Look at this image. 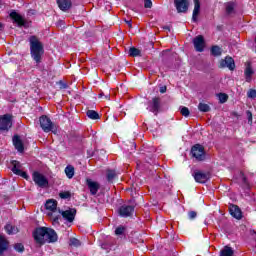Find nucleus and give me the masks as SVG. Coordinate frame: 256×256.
<instances>
[{"mask_svg": "<svg viewBox=\"0 0 256 256\" xmlns=\"http://www.w3.org/2000/svg\"><path fill=\"white\" fill-rule=\"evenodd\" d=\"M33 238L40 247L45 245V243H57L59 239L57 232L47 227L36 228L33 232Z\"/></svg>", "mask_w": 256, "mask_h": 256, "instance_id": "1", "label": "nucleus"}, {"mask_svg": "<svg viewBox=\"0 0 256 256\" xmlns=\"http://www.w3.org/2000/svg\"><path fill=\"white\" fill-rule=\"evenodd\" d=\"M30 47V57L36 63L41 65L43 62V55H45V46L37 36H30L28 38Z\"/></svg>", "mask_w": 256, "mask_h": 256, "instance_id": "2", "label": "nucleus"}, {"mask_svg": "<svg viewBox=\"0 0 256 256\" xmlns=\"http://www.w3.org/2000/svg\"><path fill=\"white\" fill-rule=\"evenodd\" d=\"M39 121L40 127L44 131V133L57 134V127H55V124L51 121V118L47 117V115H42L39 118Z\"/></svg>", "mask_w": 256, "mask_h": 256, "instance_id": "3", "label": "nucleus"}, {"mask_svg": "<svg viewBox=\"0 0 256 256\" xmlns=\"http://www.w3.org/2000/svg\"><path fill=\"white\" fill-rule=\"evenodd\" d=\"M32 179L35 185H37V187H40V189H47V187H49V179H47V176L43 175L40 172H33Z\"/></svg>", "mask_w": 256, "mask_h": 256, "instance_id": "4", "label": "nucleus"}, {"mask_svg": "<svg viewBox=\"0 0 256 256\" xmlns=\"http://www.w3.org/2000/svg\"><path fill=\"white\" fill-rule=\"evenodd\" d=\"M9 17L18 27H24V29L29 28V22L25 20L21 14L17 13V11L12 10L9 14Z\"/></svg>", "mask_w": 256, "mask_h": 256, "instance_id": "5", "label": "nucleus"}, {"mask_svg": "<svg viewBox=\"0 0 256 256\" xmlns=\"http://www.w3.org/2000/svg\"><path fill=\"white\" fill-rule=\"evenodd\" d=\"M13 127V115L4 114L0 116V131H9Z\"/></svg>", "mask_w": 256, "mask_h": 256, "instance_id": "6", "label": "nucleus"}, {"mask_svg": "<svg viewBox=\"0 0 256 256\" xmlns=\"http://www.w3.org/2000/svg\"><path fill=\"white\" fill-rule=\"evenodd\" d=\"M191 155L196 161H205V148L201 144H196L191 148Z\"/></svg>", "mask_w": 256, "mask_h": 256, "instance_id": "7", "label": "nucleus"}, {"mask_svg": "<svg viewBox=\"0 0 256 256\" xmlns=\"http://www.w3.org/2000/svg\"><path fill=\"white\" fill-rule=\"evenodd\" d=\"M193 45L197 53H203L205 51V38L203 35H198L193 39Z\"/></svg>", "mask_w": 256, "mask_h": 256, "instance_id": "8", "label": "nucleus"}, {"mask_svg": "<svg viewBox=\"0 0 256 256\" xmlns=\"http://www.w3.org/2000/svg\"><path fill=\"white\" fill-rule=\"evenodd\" d=\"M229 69L230 71H235V60L230 56H226L225 59H221L219 62V69Z\"/></svg>", "mask_w": 256, "mask_h": 256, "instance_id": "9", "label": "nucleus"}, {"mask_svg": "<svg viewBox=\"0 0 256 256\" xmlns=\"http://www.w3.org/2000/svg\"><path fill=\"white\" fill-rule=\"evenodd\" d=\"M134 211H135V206L124 204L119 207L118 214L120 215V217L127 218V217H131Z\"/></svg>", "mask_w": 256, "mask_h": 256, "instance_id": "10", "label": "nucleus"}, {"mask_svg": "<svg viewBox=\"0 0 256 256\" xmlns=\"http://www.w3.org/2000/svg\"><path fill=\"white\" fill-rule=\"evenodd\" d=\"M178 13H187L189 11V0H174Z\"/></svg>", "mask_w": 256, "mask_h": 256, "instance_id": "11", "label": "nucleus"}, {"mask_svg": "<svg viewBox=\"0 0 256 256\" xmlns=\"http://www.w3.org/2000/svg\"><path fill=\"white\" fill-rule=\"evenodd\" d=\"M159 109H161V98L154 97L152 99V102H150V104L148 106V110L151 113H154L155 115H157V113H159Z\"/></svg>", "mask_w": 256, "mask_h": 256, "instance_id": "12", "label": "nucleus"}, {"mask_svg": "<svg viewBox=\"0 0 256 256\" xmlns=\"http://www.w3.org/2000/svg\"><path fill=\"white\" fill-rule=\"evenodd\" d=\"M196 183H207L209 181V173L203 171H194L192 174Z\"/></svg>", "mask_w": 256, "mask_h": 256, "instance_id": "13", "label": "nucleus"}, {"mask_svg": "<svg viewBox=\"0 0 256 256\" xmlns=\"http://www.w3.org/2000/svg\"><path fill=\"white\" fill-rule=\"evenodd\" d=\"M59 213L62 215L64 219H66V221H68V223H73V221H75V215H77V210L75 209H70L65 211L59 210Z\"/></svg>", "mask_w": 256, "mask_h": 256, "instance_id": "14", "label": "nucleus"}, {"mask_svg": "<svg viewBox=\"0 0 256 256\" xmlns=\"http://www.w3.org/2000/svg\"><path fill=\"white\" fill-rule=\"evenodd\" d=\"M230 215L234 217V219L241 220L243 219V212H241V208L235 204H231L229 207Z\"/></svg>", "mask_w": 256, "mask_h": 256, "instance_id": "15", "label": "nucleus"}, {"mask_svg": "<svg viewBox=\"0 0 256 256\" xmlns=\"http://www.w3.org/2000/svg\"><path fill=\"white\" fill-rule=\"evenodd\" d=\"M56 3L60 11H63L64 13L73 7V2L71 0H56Z\"/></svg>", "mask_w": 256, "mask_h": 256, "instance_id": "16", "label": "nucleus"}, {"mask_svg": "<svg viewBox=\"0 0 256 256\" xmlns=\"http://www.w3.org/2000/svg\"><path fill=\"white\" fill-rule=\"evenodd\" d=\"M253 75H255V71L253 70V67H251V62H247L244 70V76L247 83H251Z\"/></svg>", "mask_w": 256, "mask_h": 256, "instance_id": "17", "label": "nucleus"}, {"mask_svg": "<svg viewBox=\"0 0 256 256\" xmlns=\"http://www.w3.org/2000/svg\"><path fill=\"white\" fill-rule=\"evenodd\" d=\"M86 183H87L88 188L90 189L91 195H97V192L99 191V189L101 187L99 185V183H97L91 179H87Z\"/></svg>", "mask_w": 256, "mask_h": 256, "instance_id": "18", "label": "nucleus"}, {"mask_svg": "<svg viewBox=\"0 0 256 256\" xmlns=\"http://www.w3.org/2000/svg\"><path fill=\"white\" fill-rule=\"evenodd\" d=\"M199 13H201V1L194 0V10L192 13V21L197 22Z\"/></svg>", "mask_w": 256, "mask_h": 256, "instance_id": "19", "label": "nucleus"}, {"mask_svg": "<svg viewBox=\"0 0 256 256\" xmlns=\"http://www.w3.org/2000/svg\"><path fill=\"white\" fill-rule=\"evenodd\" d=\"M12 141L15 149L18 150L19 153H23L25 147L23 146V141H21V138L18 135H15Z\"/></svg>", "mask_w": 256, "mask_h": 256, "instance_id": "20", "label": "nucleus"}, {"mask_svg": "<svg viewBox=\"0 0 256 256\" xmlns=\"http://www.w3.org/2000/svg\"><path fill=\"white\" fill-rule=\"evenodd\" d=\"M7 249H9V241L5 237L0 236V255H3Z\"/></svg>", "mask_w": 256, "mask_h": 256, "instance_id": "21", "label": "nucleus"}, {"mask_svg": "<svg viewBox=\"0 0 256 256\" xmlns=\"http://www.w3.org/2000/svg\"><path fill=\"white\" fill-rule=\"evenodd\" d=\"M45 208L47 209V211H52V213H55L57 211V201L48 200L45 204Z\"/></svg>", "mask_w": 256, "mask_h": 256, "instance_id": "22", "label": "nucleus"}, {"mask_svg": "<svg viewBox=\"0 0 256 256\" xmlns=\"http://www.w3.org/2000/svg\"><path fill=\"white\" fill-rule=\"evenodd\" d=\"M210 53L213 57H221V55H223V49L217 45H214L211 47Z\"/></svg>", "mask_w": 256, "mask_h": 256, "instance_id": "23", "label": "nucleus"}, {"mask_svg": "<svg viewBox=\"0 0 256 256\" xmlns=\"http://www.w3.org/2000/svg\"><path fill=\"white\" fill-rule=\"evenodd\" d=\"M12 165V172L14 173V175H17L18 173H21V162L13 160L11 162Z\"/></svg>", "mask_w": 256, "mask_h": 256, "instance_id": "24", "label": "nucleus"}, {"mask_svg": "<svg viewBox=\"0 0 256 256\" xmlns=\"http://www.w3.org/2000/svg\"><path fill=\"white\" fill-rule=\"evenodd\" d=\"M65 173L68 179H73V177H75V167L72 165L66 166Z\"/></svg>", "mask_w": 256, "mask_h": 256, "instance_id": "25", "label": "nucleus"}, {"mask_svg": "<svg viewBox=\"0 0 256 256\" xmlns=\"http://www.w3.org/2000/svg\"><path fill=\"white\" fill-rule=\"evenodd\" d=\"M5 231L8 235H17V233H19V229L11 224L5 226Z\"/></svg>", "mask_w": 256, "mask_h": 256, "instance_id": "26", "label": "nucleus"}, {"mask_svg": "<svg viewBox=\"0 0 256 256\" xmlns=\"http://www.w3.org/2000/svg\"><path fill=\"white\" fill-rule=\"evenodd\" d=\"M234 253L233 248L225 246L224 249L220 251V256H233Z\"/></svg>", "mask_w": 256, "mask_h": 256, "instance_id": "27", "label": "nucleus"}, {"mask_svg": "<svg viewBox=\"0 0 256 256\" xmlns=\"http://www.w3.org/2000/svg\"><path fill=\"white\" fill-rule=\"evenodd\" d=\"M115 177H117V172H115V170H107L106 179L109 183H113Z\"/></svg>", "mask_w": 256, "mask_h": 256, "instance_id": "28", "label": "nucleus"}, {"mask_svg": "<svg viewBox=\"0 0 256 256\" xmlns=\"http://www.w3.org/2000/svg\"><path fill=\"white\" fill-rule=\"evenodd\" d=\"M198 109L202 112V113H209V111H211V106H209L206 103L200 102L198 104Z\"/></svg>", "mask_w": 256, "mask_h": 256, "instance_id": "29", "label": "nucleus"}, {"mask_svg": "<svg viewBox=\"0 0 256 256\" xmlns=\"http://www.w3.org/2000/svg\"><path fill=\"white\" fill-rule=\"evenodd\" d=\"M129 55L130 57H140L141 56V50L135 48V47H131L129 49Z\"/></svg>", "mask_w": 256, "mask_h": 256, "instance_id": "30", "label": "nucleus"}, {"mask_svg": "<svg viewBox=\"0 0 256 256\" xmlns=\"http://www.w3.org/2000/svg\"><path fill=\"white\" fill-rule=\"evenodd\" d=\"M87 117H89V119H93V120H97L99 119V113H97V111L94 110H88L86 112Z\"/></svg>", "mask_w": 256, "mask_h": 256, "instance_id": "31", "label": "nucleus"}, {"mask_svg": "<svg viewBox=\"0 0 256 256\" xmlns=\"http://www.w3.org/2000/svg\"><path fill=\"white\" fill-rule=\"evenodd\" d=\"M69 245L70 247H81V241L77 238H70Z\"/></svg>", "mask_w": 256, "mask_h": 256, "instance_id": "32", "label": "nucleus"}, {"mask_svg": "<svg viewBox=\"0 0 256 256\" xmlns=\"http://www.w3.org/2000/svg\"><path fill=\"white\" fill-rule=\"evenodd\" d=\"M226 13L227 15H231L233 13H235V4L233 3H229L226 5Z\"/></svg>", "mask_w": 256, "mask_h": 256, "instance_id": "33", "label": "nucleus"}, {"mask_svg": "<svg viewBox=\"0 0 256 256\" xmlns=\"http://www.w3.org/2000/svg\"><path fill=\"white\" fill-rule=\"evenodd\" d=\"M180 113H181V115H183V117H189L191 112L189 111V108L182 106L180 108Z\"/></svg>", "mask_w": 256, "mask_h": 256, "instance_id": "34", "label": "nucleus"}, {"mask_svg": "<svg viewBox=\"0 0 256 256\" xmlns=\"http://www.w3.org/2000/svg\"><path fill=\"white\" fill-rule=\"evenodd\" d=\"M14 249L17 251V253H23V251H25V246H23L21 243H16L14 245Z\"/></svg>", "mask_w": 256, "mask_h": 256, "instance_id": "35", "label": "nucleus"}, {"mask_svg": "<svg viewBox=\"0 0 256 256\" xmlns=\"http://www.w3.org/2000/svg\"><path fill=\"white\" fill-rule=\"evenodd\" d=\"M218 98L220 103H227V99H229V96L225 93L218 94Z\"/></svg>", "mask_w": 256, "mask_h": 256, "instance_id": "36", "label": "nucleus"}, {"mask_svg": "<svg viewBox=\"0 0 256 256\" xmlns=\"http://www.w3.org/2000/svg\"><path fill=\"white\" fill-rule=\"evenodd\" d=\"M60 199H69L71 197V192L63 191L59 193Z\"/></svg>", "mask_w": 256, "mask_h": 256, "instance_id": "37", "label": "nucleus"}, {"mask_svg": "<svg viewBox=\"0 0 256 256\" xmlns=\"http://www.w3.org/2000/svg\"><path fill=\"white\" fill-rule=\"evenodd\" d=\"M247 97H249V99H255L256 98V90L250 89L247 93Z\"/></svg>", "mask_w": 256, "mask_h": 256, "instance_id": "38", "label": "nucleus"}, {"mask_svg": "<svg viewBox=\"0 0 256 256\" xmlns=\"http://www.w3.org/2000/svg\"><path fill=\"white\" fill-rule=\"evenodd\" d=\"M123 233H125V227L119 226L116 228L115 235H123Z\"/></svg>", "mask_w": 256, "mask_h": 256, "instance_id": "39", "label": "nucleus"}, {"mask_svg": "<svg viewBox=\"0 0 256 256\" xmlns=\"http://www.w3.org/2000/svg\"><path fill=\"white\" fill-rule=\"evenodd\" d=\"M145 9H151L153 7V2L151 0H144Z\"/></svg>", "mask_w": 256, "mask_h": 256, "instance_id": "40", "label": "nucleus"}, {"mask_svg": "<svg viewBox=\"0 0 256 256\" xmlns=\"http://www.w3.org/2000/svg\"><path fill=\"white\" fill-rule=\"evenodd\" d=\"M246 115L248 117V123L251 125V123H253V114L251 113V111H247Z\"/></svg>", "mask_w": 256, "mask_h": 256, "instance_id": "41", "label": "nucleus"}, {"mask_svg": "<svg viewBox=\"0 0 256 256\" xmlns=\"http://www.w3.org/2000/svg\"><path fill=\"white\" fill-rule=\"evenodd\" d=\"M16 175L23 177V179H29V175L27 174V172H23L22 170Z\"/></svg>", "mask_w": 256, "mask_h": 256, "instance_id": "42", "label": "nucleus"}, {"mask_svg": "<svg viewBox=\"0 0 256 256\" xmlns=\"http://www.w3.org/2000/svg\"><path fill=\"white\" fill-rule=\"evenodd\" d=\"M188 217H189V219H195V217H197V212H195V211H190V212L188 213Z\"/></svg>", "mask_w": 256, "mask_h": 256, "instance_id": "43", "label": "nucleus"}, {"mask_svg": "<svg viewBox=\"0 0 256 256\" xmlns=\"http://www.w3.org/2000/svg\"><path fill=\"white\" fill-rule=\"evenodd\" d=\"M163 31H167L168 33H171V25H165L162 26Z\"/></svg>", "mask_w": 256, "mask_h": 256, "instance_id": "44", "label": "nucleus"}, {"mask_svg": "<svg viewBox=\"0 0 256 256\" xmlns=\"http://www.w3.org/2000/svg\"><path fill=\"white\" fill-rule=\"evenodd\" d=\"M160 93H167V86L160 87Z\"/></svg>", "mask_w": 256, "mask_h": 256, "instance_id": "45", "label": "nucleus"}, {"mask_svg": "<svg viewBox=\"0 0 256 256\" xmlns=\"http://www.w3.org/2000/svg\"><path fill=\"white\" fill-rule=\"evenodd\" d=\"M59 219H61V216H56L53 218L54 223H59Z\"/></svg>", "mask_w": 256, "mask_h": 256, "instance_id": "46", "label": "nucleus"}, {"mask_svg": "<svg viewBox=\"0 0 256 256\" xmlns=\"http://www.w3.org/2000/svg\"><path fill=\"white\" fill-rule=\"evenodd\" d=\"M5 29V24L0 22V31H3Z\"/></svg>", "mask_w": 256, "mask_h": 256, "instance_id": "47", "label": "nucleus"}, {"mask_svg": "<svg viewBox=\"0 0 256 256\" xmlns=\"http://www.w3.org/2000/svg\"><path fill=\"white\" fill-rule=\"evenodd\" d=\"M128 27L131 29V27H133V24H131V21H126Z\"/></svg>", "mask_w": 256, "mask_h": 256, "instance_id": "48", "label": "nucleus"}, {"mask_svg": "<svg viewBox=\"0 0 256 256\" xmlns=\"http://www.w3.org/2000/svg\"><path fill=\"white\" fill-rule=\"evenodd\" d=\"M217 31H223V25L217 26Z\"/></svg>", "mask_w": 256, "mask_h": 256, "instance_id": "49", "label": "nucleus"}, {"mask_svg": "<svg viewBox=\"0 0 256 256\" xmlns=\"http://www.w3.org/2000/svg\"><path fill=\"white\" fill-rule=\"evenodd\" d=\"M101 97H103V93H100V94H99V98H101Z\"/></svg>", "mask_w": 256, "mask_h": 256, "instance_id": "50", "label": "nucleus"}, {"mask_svg": "<svg viewBox=\"0 0 256 256\" xmlns=\"http://www.w3.org/2000/svg\"><path fill=\"white\" fill-rule=\"evenodd\" d=\"M105 99H109V95H106V96H105Z\"/></svg>", "mask_w": 256, "mask_h": 256, "instance_id": "51", "label": "nucleus"}]
</instances>
